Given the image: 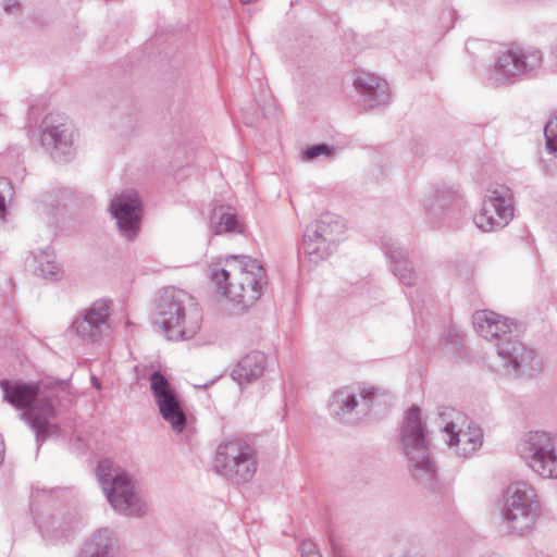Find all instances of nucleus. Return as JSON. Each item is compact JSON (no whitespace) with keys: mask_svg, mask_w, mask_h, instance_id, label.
<instances>
[{"mask_svg":"<svg viewBox=\"0 0 557 557\" xmlns=\"http://www.w3.org/2000/svg\"><path fill=\"white\" fill-rule=\"evenodd\" d=\"M446 435L445 442L454 453L461 457L474 454L483 444L484 435L480 426L469 423L466 428L458 426L456 422H447L443 426Z\"/></svg>","mask_w":557,"mask_h":557,"instance_id":"f3484780","label":"nucleus"},{"mask_svg":"<svg viewBox=\"0 0 557 557\" xmlns=\"http://www.w3.org/2000/svg\"><path fill=\"white\" fill-rule=\"evenodd\" d=\"M149 381L152 396L162 419L176 433L183 432L187 424V417L183 410L181 399L169 380L160 371H153Z\"/></svg>","mask_w":557,"mask_h":557,"instance_id":"ddd939ff","label":"nucleus"},{"mask_svg":"<svg viewBox=\"0 0 557 557\" xmlns=\"http://www.w3.org/2000/svg\"><path fill=\"white\" fill-rule=\"evenodd\" d=\"M525 466L540 478L557 480V436L550 432H525L516 445Z\"/></svg>","mask_w":557,"mask_h":557,"instance_id":"1a4fd4ad","label":"nucleus"},{"mask_svg":"<svg viewBox=\"0 0 557 557\" xmlns=\"http://www.w3.org/2000/svg\"><path fill=\"white\" fill-rule=\"evenodd\" d=\"M119 542L114 532L102 528L94 532L84 543L78 557H117Z\"/></svg>","mask_w":557,"mask_h":557,"instance_id":"412c9836","label":"nucleus"},{"mask_svg":"<svg viewBox=\"0 0 557 557\" xmlns=\"http://www.w3.org/2000/svg\"><path fill=\"white\" fill-rule=\"evenodd\" d=\"M354 86L359 95L358 101L366 110L383 107L389 99L387 82L373 74H359L354 79Z\"/></svg>","mask_w":557,"mask_h":557,"instance_id":"a211bd4d","label":"nucleus"},{"mask_svg":"<svg viewBox=\"0 0 557 557\" xmlns=\"http://www.w3.org/2000/svg\"><path fill=\"white\" fill-rule=\"evenodd\" d=\"M112 301L97 299L89 307L79 310L72 323L76 335L90 343H97L110 335Z\"/></svg>","mask_w":557,"mask_h":557,"instance_id":"f8f14e48","label":"nucleus"},{"mask_svg":"<svg viewBox=\"0 0 557 557\" xmlns=\"http://www.w3.org/2000/svg\"><path fill=\"white\" fill-rule=\"evenodd\" d=\"M346 223L339 215L325 212L312 221L304 233L302 250L313 263L326 260L343 240Z\"/></svg>","mask_w":557,"mask_h":557,"instance_id":"9d476101","label":"nucleus"},{"mask_svg":"<svg viewBox=\"0 0 557 557\" xmlns=\"http://www.w3.org/2000/svg\"><path fill=\"white\" fill-rule=\"evenodd\" d=\"M91 382H92V386L100 389L101 388V384H100V381L98 377H96L95 375L91 376Z\"/></svg>","mask_w":557,"mask_h":557,"instance_id":"e433bc0d","label":"nucleus"},{"mask_svg":"<svg viewBox=\"0 0 557 557\" xmlns=\"http://www.w3.org/2000/svg\"><path fill=\"white\" fill-rule=\"evenodd\" d=\"M97 478L112 508L124 516H139L145 505L135 490L133 478L110 459L97 466Z\"/></svg>","mask_w":557,"mask_h":557,"instance_id":"39448f33","label":"nucleus"},{"mask_svg":"<svg viewBox=\"0 0 557 557\" xmlns=\"http://www.w3.org/2000/svg\"><path fill=\"white\" fill-rule=\"evenodd\" d=\"M34 262L37 263L35 267V273L44 278L58 281L62 277V269L55 261L53 252L50 248L39 249L38 252L33 251Z\"/></svg>","mask_w":557,"mask_h":557,"instance_id":"bb28decb","label":"nucleus"},{"mask_svg":"<svg viewBox=\"0 0 557 557\" xmlns=\"http://www.w3.org/2000/svg\"><path fill=\"white\" fill-rule=\"evenodd\" d=\"M55 403L57 397L46 396L39 392L32 407L21 413V418L34 431L37 442H44L49 435L60 432L59 425L50 422V419L57 417Z\"/></svg>","mask_w":557,"mask_h":557,"instance_id":"dca6fc26","label":"nucleus"},{"mask_svg":"<svg viewBox=\"0 0 557 557\" xmlns=\"http://www.w3.org/2000/svg\"><path fill=\"white\" fill-rule=\"evenodd\" d=\"M401 444L408 457L412 478L425 487H433L436 468L430 458L428 434L421 421L420 409L416 406L405 413Z\"/></svg>","mask_w":557,"mask_h":557,"instance_id":"20e7f679","label":"nucleus"},{"mask_svg":"<svg viewBox=\"0 0 557 557\" xmlns=\"http://www.w3.org/2000/svg\"><path fill=\"white\" fill-rule=\"evenodd\" d=\"M213 469L226 481L245 484L252 480L258 470V453L244 438L225 440L216 446Z\"/></svg>","mask_w":557,"mask_h":557,"instance_id":"423d86ee","label":"nucleus"},{"mask_svg":"<svg viewBox=\"0 0 557 557\" xmlns=\"http://www.w3.org/2000/svg\"><path fill=\"white\" fill-rule=\"evenodd\" d=\"M210 278L219 293L239 310L250 307L268 284L264 268L243 255L227 256L211 269Z\"/></svg>","mask_w":557,"mask_h":557,"instance_id":"f03ea898","label":"nucleus"},{"mask_svg":"<svg viewBox=\"0 0 557 557\" xmlns=\"http://www.w3.org/2000/svg\"><path fill=\"white\" fill-rule=\"evenodd\" d=\"M546 148L557 157V116H553L545 125Z\"/></svg>","mask_w":557,"mask_h":557,"instance_id":"c85d7f7f","label":"nucleus"},{"mask_svg":"<svg viewBox=\"0 0 557 557\" xmlns=\"http://www.w3.org/2000/svg\"><path fill=\"white\" fill-rule=\"evenodd\" d=\"M392 557H425L420 544L398 543L392 550Z\"/></svg>","mask_w":557,"mask_h":557,"instance_id":"cd10ccee","label":"nucleus"},{"mask_svg":"<svg viewBox=\"0 0 557 557\" xmlns=\"http://www.w3.org/2000/svg\"><path fill=\"white\" fill-rule=\"evenodd\" d=\"M2 5L5 12L11 13L17 7V2L14 0H3Z\"/></svg>","mask_w":557,"mask_h":557,"instance_id":"c9c22d12","label":"nucleus"},{"mask_svg":"<svg viewBox=\"0 0 557 557\" xmlns=\"http://www.w3.org/2000/svg\"><path fill=\"white\" fill-rule=\"evenodd\" d=\"M500 515L511 532L523 534L531 530L540 515L535 488L522 480L509 484L503 495Z\"/></svg>","mask_w":557,"mask_h":557,"instance_id":"6e6552de","label":"nucleus"},{"mask_svg":"<svg viewBox=\"0 0 557 557\" xmlns=\"http://www.w3.org/2000/svg\"><path fill=\"white\" fill-rule=\"evenodd\" d=\"M384 252L391 261V269L395 276L406 286H413L417 283L418 274L414 272L411 262L407 258V250L392 238L383 243Z\"/></svg>","mask_w":557,"mask_h":557,"instance_id":"aec40b11","label":"nucleus"},{"mask_svg":"<svg viewBox=\"0 0 557 557\" xmlns=\"http://www.w3.org/2000/svg\"><path fill=\"white\" fill-rule=\"evenodd\" d=\"M301 557H322L315 543L310 540L304 541L300 545Z\"/></svg>","mask_w":557,"mask_h":557,"instance_id":"f704fd0d","label":"nucleus"},{"mask_svg":"<svg viewBox=\"0 0 557 557\" xmlns=\"http://www.w3.org/2000/svg\"><path fill=\"white\" fill-rule=\"evenodd\" d=\"M153 321L168 339L186 341L200 330L201 313L191 295L166 287L156 298Z\"/></svg>","mask_w":557,"mask_h":557,"instance_id":"7ed1b4c3","label":"nucleus"},{"mask_svg":"<svg viewBox=\"0 0 557 557\" xmlns=\"http://www.w3.org/2000/svg\"><path fill=\"white\" fill-rule=\"evenodd\" d=\"M476 332L487 341H495L496 350L506 375L531 379L542 371L537 354L518 339L520 327L490 310L473 315Z\"/></svg>","mask_w":557,"mask_h":557,"instance_id":"f257e3e1","label":"nucleus"},{"mask_svg":"<svg viewBox=\"0 0 557 557\" xmlns=\"http://www.w3.org/2000/svg\"><path fill=\"white\" fill-rule=\"evenodd\" d=\"M357 406V393L349 386L334 392L329 403L330 412L339 419L350 413Z\"/></svg>","mask_w":557,"mask_h":557,"instance_id":"a878e982","label":"nucleus"},{"mask_svg":"<svg viewBox=\"0 0 557 557\" xmlns=\"http://www.w3.org/2000/svg\"><path fill=\"white\" fill-rule=\"evenodd\" d=\"M334 557H346V555H345V554H343L341 550H336V552L334 553Z\"/></svg>","mask_w":557,"mask_h":557,"instance_id":"4c0bfd02","label":"nucleus"},{"mask_svg":"<svg viewBox=\"0 0 557 557\" xmlns=\"http://www.w3.org/2000/svg\"><path fill=\"white\" fill-rule=\"evenodd\" d=\"M513 197L506 185L494 184L487 187L479 213L473 216L475 226L483 232L500 230L513 218Z\"/></svg>","mask_w":557,"mask_h":557,"instance_id":"9b49d317","label":"nucleus"},{"mask_svg":"<svg viewBox=\"0 0 557 557\" xmlns=\"http://www.w3.org/2000/svg\"><path fill=\"white\" fill-rule=\"evenodd\" d=\"M334 153V146L327 144H318L308 147L304 152L305 160H313L320 156L332 157Z\"/></svg>","mask_w":557,"mask_h":557,"instance_id":"c756f323","label":"nucleus"},{"mask_svg":"<svg viewBox=\"0 0 557 557\" xmlns=\"http://www.w3.org/2000/svg\"><path fill=\"white\" fill-rule=\"evenodd\" d=\"M211 226L216 235L240 234L244 232V224L238 220L237 214L231 208L224 206L215 207L211 214Z\"/></svg>","mask_w":557,"mask_h":557,"instance_id":"393cba45","label":"nucleus"},{"mask_svg":"<svg viewBox=\"0 0 557 557\" xmlns=\"http://www.w3.org/2000/svg\"><path fill=\"white\" fill-rule=\"evenodd\" d=\"M437 417L440 420V426L443 429V426L446 425L447 422H456L455 417L457 419L461 418L460 413L457 412L454 408L442 406L437 409Z\"/></svg>","mask_w":557,"mask_h":557,"instance_id":"2f4dec72","label":"nucleus"},{"mask_svg":"<svg viewBox=\"0 0 557 557\" xmlns=\"http://www.w3.org/2000/svg\"><path fill=\"white\" fill-rule=\"evenodd\" d=\"M441 344L444 354H456L460 345V337L456 330H449L445 333Z\"/></svg>","mask_w":557,"mask_h":557,"instance_id":"7c9ffc66","label":"nucleus"},{"mask_svg":"<svg viewBox=\"0 0 557 557\" xmlns=\"http://www.w3.org/2000/svg\"><path fill=\"white\" fill-rule=\"evenodd\" d=\"M75 528V522L70 513H58L45 519L39 529L47 541L67 539Z\"/></svg>","mask_w":557,"mask_h":557,"instance_id":"b1692460","label":"nucleus"},{"mask_svg":"<svg viewBox=\"0 0 557 557\" xmlns=\"http://www.w3.org/2000/svg\"><path fill=\"white\" fill-rule=\"evenodd\" d=\"M75 129L63 119L47 116L42 122L41 145L57 162H66L75 154Z\"/></svg>","mask_w":557,"mask_h":557,"instance_id":"2eb2a0df","label":"nucleus"},{"mask_svg":"<svg viewBox=\"0 0 557 557\" xmlns=\"http://www.w3.org/2000/svg\"><path fill=\"white\" fill-rule=\"evenodd\" d=\"M543 60L539 48L511 46L499 52L486 78L497 86L532 78L539 74Z\"/></svg>","mask_w":557,"mask_h":557,"instance_id":"0eeeda50","label":"nucleus"},{"mask_svg":"<svg viewBox=\"0 0 557 557\" xmlns=\"http://www.w3.org/2000/svg\"><path fill=\"white\" fill-rule=\"evenodd\" d=\"M109 211L121 236L126 240L135 239L140 231L143 218L138 193L128 189L115 195L110 201Z\"/></svg>","mask_w":557,"mask_h":557,"instance_id":"4468645a","label":"nucleus"},{"mask_svg":"<svg viewBox=\"0 0 557 557\" xmlns=\"http://www.w3.org/2000/svg\"><path fill=\"white\" fill-rule=\"evenodd\" d=\"M265 364V355L262 351L255 350L237 362L231 375L239 385L251 384L263 375Z\"/></svg>","mask_w":557,"mask_h":557,"instance_id":"5701e85b","label":"nucleus"},{"mask_svg":"<svg viewBox=\"0 0 557 557\" xmlns=\"http://www.w3.org/2000/svg\"><path fill=\"white\" fill-rule=\"evenodd\" d=\"M11 193L10 182L5 178H0V223L4 222L7 215L5 197Z\"/></svg>","mask_w":557,"mask_h":557,"instance_id":"473e14b6","label":"nucleus"},{"mask_svg":"<svg viewBox=\"0 0 557 557\" xmlns=\"http://www.w3.org/2000/svg\"><path fill=\"white\" fill-rule=\"evenodd\" d=\"M0 387L4 399L17 409L28 410L38 397L40 386L38 383L1 380Z\"/></svg>","mask_w":557,"mask_h":557,"instance_id":"4be33fe9","label":"nucleus"},{"mask_svg":"<svg viewBox=\"0 0 557 557\" xmlns=\"http://www.w3.org/2000/svg\"><path fill=\"white\" fill-rule=\"evenodd\" d=\"M463 199L458 189L454 187L437 188L425 203V211L430 219L437 221L448 214L458 213L463 207Z\"/></svg>","mask_w":557,"mask_h":557,"instance_id":"6ab92c4d","label":"nucleus"},{"mask_svg":"<svg viewBox=\"0 0 557 557\" xmlns=\"http://www.w3.org/2000/svg\"><path fill=\"white\" fill-rule=\"evenodd\" d=\"M359 394L362 405L367 408L373 407L376 399L380 396H383V394H381L380 391L375 387L363 388Z\"/></svg>","mask_w":557,"mask_h":557,"instance_id":"72a5a7b5","label":"nucleus"},{"mask_svg":"<svg viewBox=\"0 0 557 557\" xmlns=\"http://www.w3.org/2000/svg\"><path fill=\"white\" fill-rule=\"evenodd\" d=\"M2 453H3V450L0 449V465L2 463V460H3Z\"/></svg>","mask_w":557,"mask_h":557,"instance_id":"58836bf2","label":"nucleus"}]
</instances>
